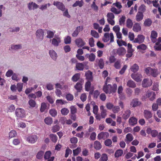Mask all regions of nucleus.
I'll use <instances>...</instances> for the list:
<instances>
[{
	"mask_svg": "<svg viewBox=\"0 0 161 161\" xmlns=\"http://www.w3.org/2000/svg\"><path fill=\"white\" fill-rule=\"evenodd\" d=\"M152 24V21L149 18H148L145 20L144 25L146 27H149Z\"/></svg>",
	"mask_w": 161,
	"mask_h": 161,
	"instance_id": "obj_43",
	"label": "nucleus"
},
{
	"mask_svg": "<svg viewBox=\"0 0 161 161\" xmlns=\"http://www.w3.org/2000/svg\"><path fill=\"white\" fill-rule=\"evenodd\" d=\"M147 48V46L143 44H141L137 46V48L138 49L142 50H146Z\"/></svg>",
	"mask_w": 161,
	"mask_h": 161,
	"instance_id": "obj_53",
	"label": "nucleus"
},
{
	"mask_svg": "<svg viewBox=\"0 0 161 161\" xmlns=\"http://www.w3.org/2000/svg\"><path fill=\"white\" fill-rule=\"evenodd\" d=\"M146 132L148 134H151L152 136L153 137H155L157 136L158 133L157 130H152L150 128H148L146 130Z\"/></svg>",
	"mask_w": 161,
	"mask_h": 161,
	"instance_id": "obj_12",
	"label": "nucleus"
},
{
	"mask_svg": "<svg viewBox=\"0 0 161 161\" xmlns=\"http://www.w3.org/2000/svg\"><path fill=\"white\" fill-rule=\"evenodd\" d=\"M150 75L155 77L158 75V71L157 69H154L152 68Z\"/></svg>",
	"mask_w": 161,
	"mask_h": 161,
	"instance_id": "obj_37",
	"label": "nucleus"
},
{
	"mask_svg": "<svg viewBox=\"0 0 161 161\" xmlns=\"http://www.w3.org/2000/svg\"><path fill=\"white\" fill-rule=\"evenodd\" d=\"M120 111V108L119 106H114L112 108V111L114 113H117Z\"/></svg>",
	"mask_w": 161,
	"mask_h": 161,
	"instance_id": "obj_61",
	"label": "nucleus"
},
{
	"mask_svg": "<svg viewBox=\"0 0 161 161\" xmlns=\"http://www.w3.org/2000/svg\"><path fill=\"white\" fill-rule=\"evenodd\" d=\"M49 136L52 142L54 143L57 142L58 140V137L56 135L52 134L49 135Z\"/></svg>",
	"mask_w": 161,
	"mask_h": 161,
	"instance_id": "obj_40",
	"label": "nucleus"
},
{
	"mask_svg": "<svg viewBox=\"0 0 161 161\" xmlns=\"http://www.w3.org/2000/svg\"><path fill=\"white\" fill-rule=\"evenodd\" d=\"M38 139V137L36 135H32L29 136L26 139L27 141L29 143L33 144L36 142Z\"/></svg>",
	"mask_w": 161,
	"mask_h": 161,
	"instance_id": "obj_5",
	"label": "nucleus"
},
{
	"mask_svg": "<svg viewBox=\"0 0 161 161\" xmlns=\"http://www.w3.org/2000/svg\"><path fill=\"white\" fill-rule=\"evenodd\" d=\"M152 84L151 80L148 79H144L142 82V86L143 87L146 88L150 86Z\"/></svg>",
	"mask_w": 161,
	"mask_h": 161,
	"instance_id": "obj_8",
	"label": "nucleus"
},
{
	"mask_svg": "<svg viewBox=\"0 0 161 161\" xmlns=\"http://www.w3.org/2000/svg\"><path fill=\"white\" fill-rule=\"evenodd\" d=\"M126 53V50L123 47H119L117 49L116 53L119 56H123Z\"/></svg>",
	"mask_w": 161,
	"mask_h": 161,
	"instance_id": "obj_15",
	"label": "nucleus"
},
{
	"mask_svg": "<svg viewBox=\"0 0 161 161\" xmlns=\"http://www.w3.org/2000/svg\"><path fill=\"white\" fill-rule=\"evenodd\" d=\"M53 5L56 6L59 9L63 11H65V8L63 3L61 2L57 1L54 2L53 3Z\"/></svg>",
	"mask_w": 161,
	"mask_h": 161,
	"instance_id": "obj_9",
	"label": "nucleus"
},
{
	"mask_svg": "<svg viewBox=\"0 0 161 161\" xmlns=\"http://www.w3.org/2000/svg\"><path fill=\"white\" fill-rule=\"evenodd\" d=\"M110 38V42H113L114 41V36L113 33H111L109 34L106 33L104 35L103 40L104 42H107L109 40Z\"/></svg>",
	"mask_w": 161,
	"mask_h": 161,
	"instance_id": "obj_1",
	"label": "nucleus"
},
{
	"mask_svg": "<svg viewBox=\"0 0 161 161\" xmlns=\"http://www.w3.org/2000/svg\"><path fill=\"white\" fill-rule=\"evenodd\" d=\"M131 114L130 110L128 109L125 111L122 115V117L124 119H127L130 117Z\"/></svg>",
	"mask_w": 161,
	"mask_h": 161,
	"instance_id": "obj_25",
	"label": "nucleus"
},
{
	"mask_svg": "<svg viewBox=\"0 0 161 161\" xmlns=\"http://www.w3.org/2000/svg\"><path fill=\"white\" fill-rule=\"evenodd\" d=\"M131 78L136 82H138L142 80V75L141 74L133 73L131 75Z\"/></svg>",
	"mask_w": 161,
	"mask_h": 161,
	"instance_id": "obj_11",
	"label": "nucleus"
},
{
	"mask_svg": "<svg viewBox=\"0 0 161 161\" xmlns=\"http://www.w3.org/2000/svg\"><path fill=\"white\" fill-rule=\"evenodd\" d=\"M85 56L88 58L89 60L91 62L94 61L96 58L95 55L93 53H91L90 54H86Z\"/></svg>",
	"mask_w": 161,
	"mask_h": 161,
	"instance_id": "obj_33",
	"label": "nucleus"
},
{
	"mask_svg": "<svg viewBox=\"0 0 161 161\" xmlns=\"http://www.w3.org/2000/svg\"><path fill=\"white\" fill-rule=\"evenodd\" d=\"M29 105L32 108L35 107L36 106V102L32 99H30L28 102Z\"/></svg>",
	"mask_w": 161,
	"mask_h": 161,
	"instance_id": "obj_59",
	"label": "nucleus"
},
{
	"mask_svg": "<svg viewBox=\"0 0 161 161\" xmlns=\"http://www.w3.org/2000/svg\"><path fill=\"white\" fill-rule=\"evenodd\" d=\"M81 151V148L80 147H78L75 149L74 150H73L74 155L75 156L77 155Z\"/></svg>",
	"mask_w": 161,
	"mask_h": 161,
	"instance_id": "obj_54",
	"label": "nucleus"
},
{
	"mask_svg": "<svg viewBox=\"0 0 161 161\" xmlns=\"http://www.w3.org/2000/svg\"><path fill=\"white\" fill-rule=\"evenodd\" d=\"M83 28L82 26H78L75 30L74 31L72 34V36L73 37H76L78 35L79 33L82 30Z\"/></svg>",
	"mask_w": 161,
	"mask_h": 161,
	"instance_id": "obj_21",
	"label": "nucleus"
},
{
	"mask_svg": "<svg viewBox=\"0 0 161 161\" xmlns=\"http://www.w3.org/2000/svg\"><path fill=\"white\" fill-rule=\"evenodd\" d=\"M123 154V151L119 149L117 150L115 152L114 156L116 158H119Z\"/></svg>",
	"mask_w": 161,
	"mask_h": 161,
	"instance_id": "obj_42",
	"label": "nucleus"
},
{
	"mask_svg": "<svg viewBox=\"0 0 161 161\" xmlns=\"http://www.w3.org/2000/svg\"><path fill=\"white\" fill-rule=\"evenodd\" d=\"M157 33L155 31H152L151 32V39L153 43L156 42V39L157 37Z\"/></svg>",
	"mask_w": 161,
	"mask_h": 161,
	"instance_id": "obj_19",
	"label": "nucleus"
},
{
	"mask_svg": "<svg viewBox=\"0 0 161 161\" xmlns=\"http://www.w3.org/2000/svg\"><path fill=\"white\" fill-rule=\"evenodd\" d=\"M117 85L115 84H113V86L111 85V88L110 89V94L115 93L117 90Z\"/></svg>",
	"mask_w": 161,
	"mask_h": 161,
	"instance_id": "obj_41",
	"label": "nucleus"
},
{
	"mask_svg": "<svg viewBox=\"0 0 161 161\" xmlns=\"http://www.w3.org/2000/svg\"><path fill=\"white\" fill-rule=\"evenodd\" d=\"M143 113L144 117L147 119H148L152 117V114L150 111L148 110H145Z\"/></svg>",
	"mask_w": 161,
	"mask_h": 161,
	"instance_id": "obj_20",
	"label": "nucleus"
},
{
	"mask_svg": "<svg viewBox=\"0 0 161 161\" xmlns=\"http://www.w3.org/2000/svg\"><path fill=\"white\" fill-rule=\"evenodd\" d=\"M51 152L50 151H47L46 152L44 155V158L46 160H47V161H53L54 157L53 156L51 157Z\"/></svg>",
	"mask_w": 161,
	"mask_h": 161,
	"instance_id": "obj_6",
	"label": "nucleus"
},
{
	"mask_svg": "<svg viewBox=\"0 0 161 161\" xmlns=\"http://www.w3.org/2000/svg\"><path fill=\"white\" fill-rule=\"evenodd\" d=\"M83 83V81L81 80L78 82L75 86V88L77 90L78 92H80L82 89V85Z\"/></svg>",
	"mask_w": 161,
	"mask_h": 161,
	"instance_id": "obj_18",
	"label": "nucleus"
},
{
	"mask_svg": "<svg viewBox=\"0 0 161 161\" xmlns=\"http://www.w3.org/2000/svg\"><path fill=\"white\" fill-rule=\"evenodd\" d=\"M109 136V134L108 132H102L99 133L97 136V139L99 140L103 139L104 140L106 139Z\"/></svg>",
	"mask_w": 161,
	"mask_h": 161,
	"instance_id": "obj_10",
	"label": "nucleus"
},
{
	"mask_svg": "<svg viewBox=\"0 0 161 161\" xmlns=\"http://www.w3.org/2000/svg\"><path fill=\"white\" fill-rule=\"evenodd\" d=\"M137 119L134 117H130L129 120V123L130 125L134 126L137 123Z\"/></svg>",
	"mask_w": 161,
	"mask_h": 161,
	"instance_id": "obj_26",
	"label": "nucleus"
},
{
	"mask_svg": "<svg viewBox=\"0 0 161 161\" xmlns=\"http://www.w3.org/2000/svg\"><path fill=\"white\" fill-rule=\"evenodd\" d=\"M92 81L87 80L85 85V89L86 91L88 92L90 90L91 86V82Z\"/></svg>",
	"mask_w": 161,
	"mask_h": 161,
	"instance_id": "obj_44",
	"label": "nucleus"
},
{
	"mask_svg": "<svg viewBox=\"0 0 161 161\" xmlns=\"http://www.w3.org/2000/svg\"><path fill=\"white\" fill-rule=\"evenodd\" d=\"M45 122L48 125H50L53 122L52 119L50 117L46 118L44 119Z\"/></svg>",
	"mask_w": 161,
	"mask_h": 161,
	"instance_id": "obj_51",
	"label": "nucleus"
},
{
	"mask_svg": "<svg viewBox=\"0 0 161 161\" xmlns=\"http://www.w3.org/2000/svg\"><path fill=\"white\" fill-rule=\"evenodd\" d=\"M111 88L110 84L104 85L103 86V90L104 92L106 94H110V88Z\"/></svg>",
	"mask_w": 161,
	"mask_h": 161,
	"instance_id": "obj_28",
	"label": "nucleus"
},
{
	"mask_svg": "<svg viewBox=\"0 0 161 161\" xmlns=\"http://www.w3.org/2000/svg\"><path fill=\"white\" fill-rule=\"evenodd\" d=\"M94 147L96 150H99L101 148L102 145L99 142L96 141L94 142Z\"/></svg>",
	"mask_w": 161,
	"mask_h": 161,
	"instance_id": "obj_35",
	"label": "nucleus"
},
{
	"mask_svg": "<svg viewBox=\"0 0 161 161\" xmlns=\"http://www.w3.org/2000/svg\"><path fill=\"white\" fill-rule=\"evenodd\" d=\"M141 27L138 23H136L135 24L133 28V30L135 32H138V31H140L141 30Z\"/></svg>",
	"mask_w": 161,
	"mask_h": 161,
	"instance_id": "obj_30",
	"label": "nucleus"
},
{
	"mask_svg": "<svg viewBox=\"0 0 161 161\" xmlns=\"http://www.w3.org/2000/svg\"><path fill=\"white\" fill-rule=\"evenodd\" d=\"M44 153V152L43 151H39L36 155V158L38 159H42L43 158Z\"/></svg>",
	"mask_w": 161,
	"mask_h": 161,
	"instance_id": "obj_39",
	"label": "nucleus"
},
{
	"mask_svg": "<svg viewBox=\"0 0 161 161\" xmlns=\"http://www.w3.org/2000/svg\"><path fill=\"white\" fill-rule=\"evenodd\" d=\"M127 86L130 87L132 88H135L136 86L135 82L131 80L128 81L127 83Z\"/></svg>",
	"mask_w": 161,
	"mask_h": 161,
	"instance_id": "obj_36",
	"label": "nucleus"
},
{
	"mask_svg": "<svg viewBox=\"0 0 161 161\" xmlns=\"http://www.w3.org/2000/svg\"><path fill=\"white\" fill-rule=\"evenodd\" d=\"M15 114L18 118H24L25 115V111L21 108H17L15 111Z\"/></svg>",
	"mask_w": 161,
	"mask_h": 161,
	"instance_id": "obj_3",
	"label": "nucleus"
},
{
	"mask_svg": "<svg viewBox=\"0 0 161 161\" xmlns=\"http://www.w3.org/2000/svg\"><path fill=\"white\" fill-rule=\"evenodd\" d=\"M126 17L125 15H123L119 19V24L120 25H122L125 24Z\"/></svg>",
	"mask_w": 161,
	"mask_h": 161,
	"instance_id": "obj_46",
	"label": "nucleus"
},
{
	"mask_svg": "<svg viewBox=\"0 0 161 161\" xmlns=\"http://www.w3.org/2000/svg\"><path fill=\"white\" fill-rule=\"evenodd\" d=\"M60 127L58 125H55L53 126L52 129V131L53 132H56L59 130Z\"/></svg>",
	"mask_w": 161,
	"mask_h": 161,
	"instance_id": "obj_60",
	"label": "nucleus"
},
{
	"mask_svg": "<svg viewBox=\"0 0 161 161\" xmlns=\"http://www.w3.org/2000/svg\"><path fill=\"white\" fill-rule=\"evenodd\" d=\"M101 110V116L102 118H104L107 115V110L104 109V106L102 105L100 107Z\"/></svg>",
	"mask_w": 161,
	"mask_h": 161,
	"instance_id": "obj_29",
	"label": "nucleus"
},
{
	"mask_svg": "<svg viewBox=\"0 0 161 161\" xmlns=\"http://www.w3.org/2000/svg\"><path fill=\"white\" fill-rule=\"evenodd\" d=\"M75 43L78 47H81L86 44V42L80 38L76 39L75 41Z\"/></svg>",
	"mask_w": 161,
	"mask_h": 161,
	"instance_id": "obj_14",
	"label": "nucleus"
},
{
	"mask_svg": "<svg viewBox=\"0 0 161 161\" xmlns=\"http://www.w3.org/2000/svg\"><path fill=\"white\" fill-rule=\"evenodd\" d=\"M16 135V132L14 130H11L9 133V137L10 138L15 137Z\"/></svg>",
	"mask_w": 161,
	"mask_h": 161,
	"instance_id": "obj_48",
	"label": "nucleus"
},
{
	"mask_svg": "<svg viewBox=\"0 0 161 161\" xmlns=\"http://www.w3.org/2000/svg\"><path fill=\"white\" fill-rule=\"evenodd\" d=\"M141 104V103L139 101L138 99L135 98L132 100L130 104L133 107H135Z\"/></svg>",
	"mask_w": 161,
	"mask_h": 161,
	"instance_id": "obj_22",
	"label": "nucleus"
},
{
	"mask_svg": "<svg viewBox=\"0 0 161 161\" xmlns=\"http://www.w3.org/2000/svg\"><path fill=\"white\" fill-rule=\"evenodd\" d=\"M133 135L131 133H129L126 135L125 141L126 143L128 144L133 141Z\"/></svg>",
	"mask_w": 161,
	"mask_h": 161,
	"instance_id": "obj_16",
	"label": "nucleus"
},
{
	"mask_svg": "<svg viewBox=\"0 0 161 161\" xmlns=\"http://www.w3.org/2000/svg\"><path fill=\"white\" fill-rule=\"evenodd\" d=\"M86 62H83V63H76L75 66L76 69L80 71L83 70L84 68V64Z\"/></svg>",
	"mask_w": 161,
	"mask_h": 161,
	"instance_id": "obj_27",
	"label": "nucleus"
},
{
	"mask_svg": "<svg viewBox=\"0 0 161 161\" xmlns=\"http://www.w3.org/2000/svg\"><path fill=\"white\" fill-rule=\"evenodd\" d=\"M28 7L29 10H34L38 8V5L35 3L31 2L28 4Z\"/></svg>",
	"mask_w": 161,
	"mask_h": 161,
	"instance_id": "obj_17",
	"label": "nucleus"
},
{
	"mask_svg": "<svg viewBox=\"0 0 161 161\" xmlns=\"http://www.w3.org/2000/svg\"><path fill=\"white\" fill-rule=\"evenodd\" d=\"M64 42L65 44H70L71 42V38L69 36H67L64 39Z\"/></svg>",
	"mask_w": 161,
	"mask_h": 161,
	"instance_id": "obj_63",
	"label": "nucleus"
},
{
	"mask_svg": "<svg viewBox=\"0 0 161 161\" xmlns=\"http://www.w3.org/2000/svg\"><path fill=\"white\" fill-rule=\"evenodd\" d=\"M145 37L142 35H138L137 37L136 38L134 41L133 42L138 43H141L144 42Z\"/></svg>",
	"mask_w": 161,
	"mask_h": 161,
	"instance_id": "obj_13",
	"label": "nucleus"
},
{
	"mask_svg": "<svg viewBox=\"0 0 161 161\" xmlns=\"http://www.w3.org/2000/svg\"><path fill=\"white\" fill-rule=\"evenodd\" d=\"M83 5V1H76L75 3L73 5V7H75L77 6H79V7H81Z\"/></svg>",
	"mask_w": 161,
	"mask_h": 161,
	"instance_id": "obj_50",
	"label": "nucleus"
},
{
	"mask_svg": "<svg viewBox=\"0 0 161 161\" xmlns=\"http://www.w3.org/2000/svg\"><path fill=\"white\" fill-rule=\"evenodd\" d=\"M85 75L87 80L92 81V73L91 71L88 70L86 71L85 73Z\"/></svg>",
	"mask_w": 161,
	"mask_h": 161,
	"instance_id": "obj_23",
	"label": "nucleus"
},
{
	"mask_svg": "<svg viewBox=\"0 0 161 161\" xmlns=\"http://www.w3.org/2000/svg\"><path fill=\"white\" fill-rule=\"evenodd\" d=\"M108 160V157L106 153L103 154L100 158V161H107Z\"/></svg>",
	"mask_w": 161,
	"mask_h": 161,
	"instance_id": "obj_49",
	"label": "nucleus"
},
{
	"mask_svg": "<svg viewBox=\"0 0 161 161\" xmlns=\"http://www.w3.org/2000/svg\"><path fill=\"white\" fill-rule=\"evenodd\" d=\"M143 16L144 15L143 13L140 11H139L137 13L136 16V20L137 22L140 21L143 19Z\"/></svg>",
	"mask_w": 161,
	"mask_h": 161,
	"instance_id": "obj_24",
	"label": "nucleus"
},
{
	"mask_svg": "<svg viewBox=\"0 0 161 161\" xmlns=\"http://www.w3.org/2000/svg\"><path fill=\"white\" fill-rule=\"evenodd\" d=\"M49 53L50 57L53 59L55 60L56 59L57 54L54 50H50Z\"/></svg>",
	"mask_w": 161,
	"mask_h": 161,
	"instance_id": "obj_34",
	"label": "nucleus"
},
{
	"mask_svg": "<svg viewBox=\"0 0 161 161\" xmlns=\"http://www.w3.org/2000/svg\"><path fill=\"white\" fill-rule=\"evenodd\" d=\"M69 110L66 108H64L61 109V113L62 114L64 115H66L69 113Z\"/></svg>",
	"mask_w": 161,
	"mask_h": 161,
	"instance_id": "obj_52",
	"label": "nucleus"
},
{
	"mask_svg": "<svg viewBox=\"0 0 161 161\" xmlns=\"http://www.w3.org/2000/svg\"><path fill=\"white\" fill-rule=\"evenodd\" d=\"M117 43L119 46H121L123 45L126 46H127V43L126 42L122 40L120 41L117 40Z\"/></svg>",
	"mask_w": 161,
	"mask_h": 161,
	"instance_id": "obj_55",
	"label": "nucleus"
},
{
	"mask_svg": "<svg viewBox=\"0 0 161 161\" xmlns=\"http://www.w3.org/2000/svg\"><path fill=\"white\" fill-rule=\"evenodd\" d=\"M98 64L100 68L101 69H103L104 66V62L102 58L98 60Z\"/></svg>",
	"mask_w": 161,
	"mask_h": 161,
	"instance_id": "obj_47",
	"label": "nucleus"
},
{
	"mask_svg": "<svg viewBox=\"0 0 161 161\" xmlns=\"http://www.w3.org/2000/svg\"><path fill=\"white\" fill-rule=\"evenodd\" d=\"M36 36L37 39L42 40L44 36V32L43 30L39 29L36 32Z\"/></svg>",
	"mask_w": 161,
	"mask_h": 161,
	"instance_id": "obj_7",
	"label": "nucleus"
},
{
	"mask_svg": "<svg viewBox=\"0 0 161 161\" xmlns=\"http://www.w3.org/2000/svg\"><path fill=\"white\" fill-rule=\"evenodd\" d=\"M91 35L96 38H98L99 37L98 33L94 30H91Z\"/></svg>",
	"mask_w": 161,
	"mask_h": 161,
	"instance_id": "obj_62",
	"label": "nucleus"
},
{
	"mask_svg": "<svg viewBox=\"0 0 161 161\" xmlns=\"http://www.w3.org/2000/svg\"><path fill=\"white\" fill-rule=\"evenodd\" d=\"M155 97L156 94L155 93L153 92L152 91L147 92L144 95L143 97L144 100L148 98L150 100L153 101L155 98Z\"/></svg>",
	"mask_w": 161,
	"mask_h": 161,
	"instance_id": "obj_2",
	"label": "nucleus"
},
{
	"mask_svg": "<svg viewBox=\"0 0 161 161\" xmlns=\"http://www.w3.org/2000/svg\"><path fill=\"white\" fill-rule=\"evenodd\" d=\"M49 113L53 117H55L57 114V111L55 109H53L50 110Z\"/></svg>",
	"mask_w": 161,
	"mask_h": 161,
	"instance_id": "obj_64",
	"label": "nucleus"
},
{
	"mask_svg": "<svg viewBox=\"0 0 161 161\" xmlns=\"http://www.w3.org/2000/svg\"><path fill=\"white\" fill-rule=\"evenodd\" d=\"M61 40L60 38L57 37L56 39L54 38L52 40V44L55 46H58Z\"/></svg>",
	"mask_w": 161,
	"mask_h": 161,
	"instance_id": "obj_31",
	"label": "nucleus"
},
{
	"mask_svg": "<svg viewBox=\"0 0 161 161\" xmlns=\"http://www.w3.org/2000/svg\"><path fill=\"white\" fill-rule=\"evenodd\" d=\"M114 66L116 69H119L121 67L120 61V60L116 61L114 64Z\"/></svg>",
	"mask_w": 161,
	"mask_h": 161,
	"instance_id": "obj_56",
	"label": "nucleus"
},
{
	"mask_svg": "<svg viewBox=\"0 0 161 161\" xmlns=\"http://www.w3.org/2000/svg\"><path fill=\"white\" fill-rule=\"evenodd\" d=\"M139 69V66L138 65L136 64H135L133 65L130 68V69L132 72L135 73Z\"/></svg>",
	"mask_w": 161,
	"mask_h": 161,
	"instance_id": "obj_32",
	"label": "nucleus"
},
{
	"mask_svg": "<svg viewBox=\"0 0 161 161\" xmlns=\"http://www.w3.org/2000/svg\"><path fill=\"white\" fill-rule=\"evenodd\" d=\"M23 87V84L20 83H18L17 84L16 89L18 92H20L22 91Z\"/></svg>",
	"mask_w": 161,
	"mask_h": 161,
	"instance_id": "obj_57",
	"label": "nucleus"
},
{
	"mask_svg": "<svg viewBox=\"0 0 161 161\" xmlns=\"http://www.w3.org/2000/svg\"><path fill=\"white\" fill-rule=\"evenodd\" d=\"M110 11L115 14H118L121 12V10H118L114 7H112L110 9Z\"/></svg>",
	"mask_w": 161,
	"mask_h": 161,
	"instance_id": "obj_58",
	"label": "nucleus"
},
{
	"mask_svg": "<svg viewBox=\"0 0 161 161\" xmlns=\"http://www.w3.org/2000/svg\"><path fill=\"white\" fill-rule=\"evenodd\" d=\"M80 77V74L79 73H76L74 75L72 78V80L74 82H76L79 79Z\"/></svg>",
	"mask_w": 161,
	"mask_h": 161,
	"instance_id": "obj_45",
	"label": "nucleus"
},
{
	"mask_svg": "<svg viewBox=\"0 0 161 161\" xmlns=\"http://www.w3.org/2000/svg\"><path fill=\"white\" fill-rule=\"evenodd\" d=\"M133 25L132 20L130 19H128L126 21V26L128 28L131 29Z\"/></svg>",
	"mask_w": 161,
	"mask_h": 161,
	"instance_id": "obj_38",
	"label": "nucleus"
},
{
	"mask_svg": "<svg viewBox=\"0 0 161 161\" xmlns=\"http://www.w3.org/2000/svg\"><path fill=\"white\" fill-rule=\"evenodd\" d=\"M108 22L112 25L115 24V21L114 20V15L113 13L111 12L108 13L107 15Z\"/></svg>",
	"mask_w": 161,
	"mask_h": 161,
	"instance_id": "obj_4",
	"label": "nucleus"
}]
</instances>
